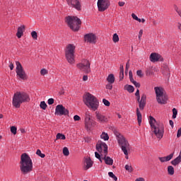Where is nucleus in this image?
<instances>
[{"label":"nucleus","mask_w":181,"mask_h":181,"mask_svg":"<svg viewBox=\"0 0 181 181\" xmlns=\"http://www.w3.org/2000/svg\"><path fill=\"white\" fill-rule=\"evenodd\" d=\"M142 35H144V30H140L139 32V40H141V39L142 37Z\"/></svg>","instance_id":"46"},{"label":"nucleus","mask_w":181,"mask_h":181,"mask_svg":"<svg viewBox=\"0 0 181 181\" xmlns=\"http://www.w3.org/2000/svg\"><path fill=\"white\" fill-rule=\"evenodd\" d=\"M57 139H62L64 140L66 139V136H64V134H61V133H58L57 134Z\"/></svg>","instance_id":"33"},{"label":"nucleus","mask_w":181,"mask_h":181,"mask_svg":"<svg viewBox=\"0 0 181 181\" xmlns=\"http://www.w3.org/2000/svg\"><path fill=\"white\" fill-rule=\"evenodd\" d=\"M136 100L139 104V109L144 110L145 108V105H146V95H142L141 98V95L136 96Z\"/></svg>","instance_id":"17"},{"label":"nucleus","mask_w":181,"mask_h":181,"mask_svg":"<svg viewBox=\"0 0 181 181\" xmlns=\"http://www.w3.org/2000/svg\"><path fill=\"white\" fill-rule=\"evenodd\" d=\"M124 168L126 169V170H128L129 172V173H131L132 172V170H133L132 166L129 165H126L124 166Z\"/></svg>","instance_id":"39"},{"label":"nucleus","mask_w":181,"mask_h":181,"mask_svg":"<svg viewBox=\"0 0 181 181\" xmlns=\"http://www.w3.org/2000/svg\"><path fill=\"white\" fill-rule=\"evenodd\" d=\"M83 81H87L88 80V76L87 75H85L83 76Z\"/></svg>","instance_id":"56"},{"label":"nucleus","mask_w":181,"mask_h":181,"mask_svg":"<svg viewBox=\"0 0 181 181\" xmlns=\"http://www.w3.org/2000/svg\"><path fill=\"white\" fill-rule=\"evenodd\" d=\"M124 90H127V91L129 93H132L134 90V86L131 85H126L124 86Z\"/></svg>","instance_id":"27"},{"label":"nucleus","mask_w":181,"mask_h":181,"mask_svg":"<svg viewBox=\"0 0 181 181\" xmlns=\"http://www.w3.org/2000/svg\"><path fill=\"white\" fill-rule=\"evenodd\" d=\"M84 39L85 42H87L88 43H95L97 37L93 33H88L85 35Z\"/></svg>","instance_id":"18"},{"label":"nucleus","mask_w":181,"mask_h":181,"mask_svg":"<svg viewBox=\"0 0 181 181\" xmlns=\"http://www.w3.org/2000/svg\"><path fill=\"white\" fill-rule=\"evenodd\" d=\"M115 135L117 141L119 146H120L122 152L126 156H128V151H130V146L128 140L125 139L122 134L119 132H115Z\"/></svg>","instance_id":"5"},{"label":"nucleus","mask_w":181,"mask_h":181,"mask_svg":"<svg viewBox=\"0 0 181 181\" xmlns=\"http://www.w3.org/2000/svg\"><path fill=\"white\" fill-rule=\"evenodd\" d=\"M55 115H69V110L66 109L63 105H57L55 108Z\"/></svg>","instance_id":"14"},{"label":"nucleus","mask_w":181,"mask_h":181,"mask_svg":"<svg viewBox=\"0 0 181 181\" xmlns=\"http://www.w3.org/2000/svg\"><path fill=\"white\" fill-rule=\"evenodd\" d=\"M177 116V110H176V108H173V119H175V118H176Z\"/></svg>","instance_id":"41"},{"label":"nucleus","mask_w":181,"mask_h":181,"mask_svg":"<svg viewBox=\"0 0 181 181\" xmlns=\"http://www.w3.org/2000/svg\"><path fill=\"white\" fill-rule=\"evenodd\" d=\"M174 155H175V153H172L169 154L168 156H165L166 162H169V160H171V159L173 158Z\"/></svg>","instance_id":"32"},{"label":"nucleus","mask_w":181,"mask_h":181,"mask_svg":"<svg viewBox=\"0 0 181 181\" xmlns=\"http://www.w3.org/2000/svg\"><path fill=\"white\" fill-rule=\"evenodd\" d=\"M181 162V156L179 155L177 158H175L174 160L171 161V165L173 166H177L179 163Z\"/></svg>","instance_id":"23"},{"label":"nucleus","mask_w":181,"mask_h":181,"mask_svg":"<svg viewBox=\"0 0 181 181\" xmlns=\"http://www.w3.org/2000/svg\"><path fill=\"white\" fill-rule=\"evenodd\" d=\"M103 159L105 160V163H106V165L111 166L114 163V160H112L110 156H107V155H105Z\"/></svg>","instance_id":"22"},{"label":"nucleus","mask_w":181,"mask_h":181,"mask_svg":"<svg viewBox=\"0 0 181 181\" xmlns=\"http://www.w3.org/2000/svg\"><path fill=\"white\" fill-rule=\"evenodd\" d=\"M120 71L121 73H122V71H124V66L120 65Z\"/></svg>","instance_id":"61"},{"label":"nucleus","mask_w":181,"mask_h":181,"mask_svg":"<svg viewBox=\"0 0 181 181\" xmlns=\"http://www.w3.org/2000/svg\"><path fill=\"white\" fill-rule=\"evenodd\" d=\"M136 115H137L138 124L139 125H141V124H142V114L139 111V107L136 108Z\"/></svg>","instance_id":"24"},{"label":"nucleus","mask_w":181,"mask_h":181,"mask_svg":"<svg viewBox=\"0 0 181 181\" xmlns=\"http://www.w3.org/2000/svg\"><path fill=\"white\" fill-rule=\"evenodd\" d=\"M83 103L92 111H97L100 107V102L93 94L88 93L83 96Z\"/></svg>","instance_id":"3"},{"label":"nucleus","mask_w":181,"mask_h":181,"mask_svg":"<svg viewBox=\"0 0 181 181\" xmlns=\"http://www.w3.org/2000/svg\"><path fill=\"white\" fill-rule=\"evenodd\" d=\"M36 154L40 156V158H45V156H46V155H45V153H42V151L39 149L37 150Z\"/></svg>","instance_id":"36"},{"label":"nucleus","mask_w":181,"mask_h":181,"mask_svg":"<svg viewBox=\"0 0 181 181\" xmlns=\"http://www.w3.org/2000/svg\"><path fill=\"white\" fill-rule=\"evenodd\" d=\"M158 159H159V160H160L162 163H165V162H167V161H166V157H165H165H159Z\"/></svg>","instance_id":"45"},{"label":"nucleus","mask_w":181,"mask_h":181,"mask_svg":"<svg viewBox=\"0 0 181 181\" xmlns=\"http://www.w3.org/2000/svg\"><path fill=\"white\" fill-rule=\"evenodd\" d=\"M108 175H109L110 177H112V179H113L115 181L118 180V177H117V176H115V175H114V173L109 172Z\"/></svg>","instance_id":"34"},{"label":"nucleus","mask_w":181,"mask_h":181,"mask_svg":"<svg viewBox=\"0 0 181 181\" xmlns=\"http://www.w3.org/2000/svg\"><path fill=\"white\" fill-rule=\"evenodd\" d=\"M62 153H63L64 156H69V155H70V151H69V148L64 147Z\"/></svg>","instance_id":"29"},{"label":"nucleus","mask_w":181,"mask_h":181,"mask_svg":"<svg viewBox=\"0 0 181 181\" xmlns=\"http://www.w3.org/2000/svg\"><path fill=\"white\" fill-rule=\"evenodd\" d=\"M148 122L151 130L156 135V138H158V139H162L163 138V134H165V127H163V124L158 123L156 119L152 116H150Z\"/></svg>","instance_id":"2"},{"label":"nucleus","mask_w":181,"mask_h":181,"mask_svg":"<svg viewBox=\"0 0 181 181\" xmlns=\"http://www.w3.org/2000/svg\"><path fill=\"white\" fill-rule=\"evenodd\" d=\"M181 136V127L177 130V138H180Z\"/></svg>","instance_id":"49"},{"label":"nucleus","mask_w":181,"mask_h":181,"mask_svg":"<svg viewBox=\"0 0 181 181\" xmlns=\"http://www.w3.org/2000/svg\"><path fill=\"white\" fill-rule=\"evenodd\" d=\"M124 79V71H122V73L119 74V80H123Z\"/></svg>","instance_id":"53"},{"label":"nucleus","mask_w":181,"mask_h":181,"mask_svg":"<svg viewBox=\"0 0 181 181\" xmlns=\"http://www.w3.org/2000/svg\"><path fill=\"white\" fill-rule=\"evenodd\" d=\"M74 50H76V45L74 44H69L65 49V56L68 63L74 64Z\"/></svg>","instance_id":"8"},{"label":"nucleus","mask_w":181,"mask_h":181,"mask_svg":"<svg viewBox=\"0 0 181 181\" xmlns=\"http://www.w3.org/2000/svg\"><path fill=\"white\" fill-rule=\"evenodd\" d=\"M169 122H170V127H172V128H173V122L172 120H170Z\"/></svg>","instance_id":"62"},{"label":"nucleus","mask_w":181,"mask_h":181,"mask_svg":"<svg viewBox=\"0 0 181 181\" xmlns=\"http://www.w3.org/2000/svg\"><path fill=\"white\" fill-rule=\"evenodd\" d=\"M16 73L17 76L21 78V80H25L26 78V73L25 72V70H23V67L22 66V64L19 62H16Z\"/></svg>","instance_id":"12"},{"label":"nucleus","mask_w":181,"mask_h":181,"mask_svg":"<svg viewBox=\"0 0 181 181\" xmlns=\"http://www.w3.org/2000/svg\"><path fill=\"white\" fill-rule=\"evenodd\" d=\"M168 173L170 176H173V175H175V168H173V166L169 165L168 167Z\"/></svg>","instance_id":"26"},{"label":"nucleus","mask_w":181,"mask_h":181,"mask_svg":"<svg viewBox=\"0 0 181 181\" xmlns=\"http://www.w3.org/2000/svg\"><path fill=\"white\" fill-rule=\"evenodd\" d=\"M17 131H18V129L16 128V127L13 126L11 127V134H13V135H16Z\"/></svg>","instance_id":"35"},{"label":"nucleus","mask_w":181,"mask_h":181,"mask_svg":"<svg viewBox=\"0 0 181 181\" xmlns=\"http://www.w3.org/2000/svg\"><path fill=\"white\" fill-rule=\"evenodd\" d=\"M135 95H136V97L138 96V95H139V89H137V90H136V93H135Z\"/></svg>","instance_id":"59"},{"label":"nucleus","mask_w":181,"mask_h":181,"mask_svg":"<svg viewBox=\"0 0 181 181\" xmlns=\"http://www.w3.org/2000/svg\"><path fill=\"white\" fill-rule=\"evenodd\" d=\"M95 156L100 160V162H103V158H101V155H100L98 152H95Z\"/></svg>","instance_id":"38"},{"label":"nucleus","mask_w":181,"mask_h":181,"mask_svg":"<svg viewBox=\"0 0 181 181\" xmlns=\"http://www.w3.org/2000/svg\"><path fill=\"white\" fill-rule=\"evenodd\" d=\"M112 40L114 43H118L119 42V37L118 36V34L115 33L112 37Z\"/></svg>","instance_id":"30"},{"label":"nucleus","mask_w":181,"mask_h":181,"mask_svg":"<svg viewBox=\"0 0 181 181\" xmlns=\"http://www.w3.org/2000/svg\"><path fill=\"white\" fill-rule=\"evenodd\" d=\"M9 68H10V70H13V64H10Z\"/></svg>","instance_id":"60"},{"label":"nucleus","mask_w":181,"mask_h":181,"mask_svg":"<svg viewBox=\"0 0 181 181\" xmlns=\"http://www.w3.org/2000/svg\"><path fill=\"white\" fill-rule=\"evenodd\" d=\"M174 9L176 12H178V11H180V9H179V7H177V6L174 5Z\"/></svg>","instance_id":"58"},{"label":"nucleus","mask_w":181,"mask_h":181,"mask_svg":"<svg viewBox=\"0 0 181 181\" xmlns=\"http://www.w3.org/2000/svg\"><path fill=\"white\" fill-rule=\"evenodd\" d=\"M95 114L96 121L99 122V124H107V122H108L109 118L104 113H101L98 111H96Z\"/></svg>","instance_id":"13"},{"label":"nucleus","mask_w":181,"mask_h":181,"mask_svg":"<svg viewBox=\"0 0 181 181\" xmlns=\"http://www.w3.org/2000/svg\"><path fill=\"white\" fill-rule=\"evenodd\" d=\"M101 139H104L105 141H108L110 139V136H108V134L105 132H103L100 135Z\"/></svg>","instance_id":"28"},{"label":"nucleus","mask_w":181,"mask_h":181,"mask_svg":"<svg viewBox=\"0 0 181 181\" xmlns=\"http://www.w3.org/2000/svg\"><path fill=\"white\" fill-rule=\"evenodd\" d=\"M31 36L33 39H34L35 40H37V33H36V31H33L31 33Z\"/></svg>","instance_id":"37"},{"label":"nucleus","mask_w":181,"mask_h":181,"mask_svg":"<svg viewBox=\"0 0 181 181\" xmlns=\"http://www.w3.org/2000/svg\"><path fill=\"white\" fill-rule=\"evenodd\" d=\"M136 74H137V76H139V77H142L144 76V74H142V71L141 70H138L136 71Z\"/></svg>","instance_id":"47"},{"label":"nucleus","mask_w":181,"mask_h":181,"mask_svg":"<svg viewBox=\"0 0 181 181\" xmlns=\"http://www.w3.org/2000/svg\"><path fill=\"white\" fill-rule=\"evenodd\" d=\"M30 101L29 95L25 92H16L13 96L12 105L15 108H20L21 104Z\"/></svg>","instance_id":"4"},{"label":"nucleus","mask_w":181,"mask_h":181,"mask_svg":"<svg viewBox=\"0 0 181 181\" xmlns=\"http://www.w3.org/2000/svg\"><path fill=\"white\" fill-rule=\"evenodd\" d=\"M160 59V54L157 53H151L150 55V60L153 63H155L156 62H159V59Z\"/></svg>","instance_id":"20"},{"label":"nucleus","mask_w":181,"mask_h":181,"mask_svg":"<svg viewBox=\"0 0 181 181\" xmlns=\"http://www.w3.org/2000/svg\"><path fill=\"white\" fill-rule=\"evenodd\" d=\"M84 124L85 128L87 129V131H90L91 128H93V127H95V125H97V122L91 119V115L90 114V112H87L85 114Z\"/></svg>","instance_id":"9"},{"label":"nucleus","mask_w":181,"mask_h":181,"mask_svg":"<svg viewBox=\"0 0 181 181\" xmlns=\"http://www.w3.org/2000/svg\"><path fill=\"white\" fill-rule=\"evenodd\" d=\"M47 73H49V71H47V69H42L40 71L41 76H46V74H47Z\"/></svg>","instance_id":"40"},{"label":"nucleus","mask_w":181,"mask_h":181,"mask_svg":"<svg viewBox=\"0 0 181 181\" xmlns=\"http://www.w3.org/2000/svg\"><path fill=\"white\" fill-rule=\"evenodd\" d=\"M66 22L69 26L70 29L74 32H77L80 29L81 25V20L76 16H68L66 18Z\"/></svg>","instance_id":"7"},{"label":"nucleus","mask_w":181,"mask_h":181,"mask_svg":"<svg viewBox=\"0 0 181 181\" xmlns=\"http://www.w3.org/2000/svg\"><path fill=\"white\" fill-rule=\"evenodd\" d=\"M177 13L179 15V16H180V18H181V10H178L177 11Z\"/></svg>","instance_id":"63"},{"label":"nucleus","mask_w":181,"mask_h":181,"mask_svg":"<svg viewBox=\"0 0 181 181\" xmlns=\"http://www.w3.org/2000/svg\"><path fill=\"white\" fill-rule=\"evenodd\" d=\"M97 5L99 12H104V11H107L110 8L111 3L110 0H98Z\"/></svg>","instance_id":"11"},{"label":"nucleus","mask_w":181,"mask_h":181,"mask_svg":"<svg viewBox=\"0 0 181 181\" xmlns=\"http://www.w3.org/2000/svg\"><path fill=\"white\" fill-rule=\"evenodd\" d=\"M118 5L119 6H124V5H125V3L124 1H119Z\"/></svg>","instance_id":"55"},{"label":"nucleus","mask_w":181,"mask_h":181,"mask_svg":"<svg viewBox=\"0 0 181 181\" xmlns=\"http://www.w3.org/2000/svg\"><path fill=\"white\" fill-rule=\"evenodd\" d=\"M93 162L90 157L84 158L85 170H88L90 168H93Z\"/></svg>","instance_id":"19"},{"label":"nucleus","mask_w":181,"mask_h":181,"mask_svg":"<svg viewBox=\"0 0 181 181\" xmlns=\"http://www.w3.org/2000/svg\"><path fill=\"white\" fill-rule=\"evenodd\" d=\"M25 32V25H21L18 28V31L16 36L18 39H21L23 36V33Z\"/></svg>","instance_id":"21"},{"label":"nucleus","mask_w":181,"mask_h":181,"mask_svg":"<svg viewBox=\"0 0 181 181\" xmlns=\"http://www.w3.org/2000/svg\"><path fill=\"white\" fill-rule=\"evenodd\" d=\"M106 88L107 90H112V83H108L107 85H106Z\"/></svg>","instance_id":"48"},{"label":"nucleus","mask_w":181,"mask_h":181,"mask_svg":"<svg viewBox=\"0 0 181 181\" xmlns=\"http://www.w3.org/2000/svg\"><path fill=\"white\" fill-rule=\"evenodd\" d=\"M131 83H132L134 84V83H135L136 81L134 80V78L130 79Z\"/></svg>","instance_id":"64"},{"label":"nucleus","mask_w":181,"mask_h":181,"mask_svg":"<svg viewBox=\"0 0 181 181\" xmlns=\"http://www.w3.org/2000/svg\"><path fill=\"white\" fill-rule=\"evenodd\" d=\"M134 86H135V87H136V88H139V87H141V83H138V82H134Z\"/></svg>","instance_id":"50"},{"label":"nucleus","mask_w":181,"mask_h":181,"mask_svg":"<svg viewBox=\"0 0 181 181\" xmlns=\"http://www.w3.org/2000/svg\"><path fill=\"white\" fill-rule=\"evenodd\" d=\"M154 91L156 93V100L158 104H168V94H166L163 88L156 86L154 88Z\"/></svg>","instance_id":"6"},{"label":"nucleus","mask_w":181,"mask_h":181,"mask_svg":"<svg viewBox=\"0 0 181 181\" xmlns=\"http://www.w3.org/2000/svg\"><path fill=\"white\" fill-rule=\"evenodd\" d=\"M90 62L87 59H83L81 63L76 65L77 69L80 70V71H83V73L88 74L91 71V68L90 67Z\"/></svg>","instance_id":"10"},{"label":"nucleus","mask_w":181,"mask_h":181,"mask_svg":"<svg viewBox=\"0 0 181 181\" xmlns=\"http://www.w3.org/2000/svg\"><path fill=\"white\" fill-rule=\"evenodd\" d=\"M67 4L76 11H81V3L79 0H66Z\"/></svg>","instance_id":"16"},{"label":"nucleus","mask_w":181,"mask_h":181,"mask_svg":"<svg viewBox=\"0 0 181 181\" xmlns=\"http://www.w3.org/2000/svg\"><path fill=\"white\" fill-rule=\"evenodd\" d=\"M40 107L42 110H46L47 108V105L46 104V102L42 101L40 104Z\"/></svg>","instance_id":"31"},{"label":"nucleus","mask_w":181,"mask_h":181,"mask_svg":"<svg viewBox=\"0 0 181 181\" xmlns=\"http://www.w3.org/2000/svg\"><path fill=\"white\" fill-rule=\"evenodd\" d=\"M132 18H133L134 21H138V16L135 15V13H132Z\"/></svg>","instance_id":"52"},{"label":"nucleus","mask_w":181,"mask_h":181,"mask_svg":"<svg viewBox=\"0 0 181 181\" xmlns=\"http://www.w3.org/2000/svg\"><path fill=\"white\" fill-rule=\"evenodd\" d=\"M135 181H145V179L144 177H139L136 179Z\"/></svg>","instance_id":"57"},{"label":"nucleus","mask_w":181,"mask_h":181,"mask_svg":"<svg viewBox=\"0 0 181 181\" xmlns=\"http://www.w3.org/2000/svg\"><path fill=\"white\" fill-rule=\"evenodd\" d=\"M129 80L134 78V77L132 76V71H129Z\"/></svg>","instance_id":"54"},{"label":"nucleus","mask_w":181,"mask_h":181,"mask_svg":"<svg viewBox=\"0 0 181 181\" xmlns=\"http://www.w3.org/2000/svg\"><path fill=\"white\" fill-rule=\"evenodd\" d=\"M103 103L106 107H110V101H108L107 99H103Z\"/></svg>","instance_id":"42"},{"label":"nucleus","mask_w":181,"mask_h":181,"mask_svg":"<svg viewBox=\"0 0 181 181\" xmlns=\"http://www.w3.org/2000/svg\"><path fill=\"white\" fill-rule=\"evenodd\" d=\"M20 169L23 175H28L33 170V163L32 158L26 153L21 155L20 161Z\"/></svg>","instance_id":"1"},{"label":"nucleus","mask_w":181,"mask_h":181,"mask_svg":"<svg viewBox=\"0 0 181 181\" xmlns=\"http://www.w3.org/2000/svg\"><path fill=\"white\" fill-rule=\"evenodd\" d=\"M129 69V61L126 64L125 74H128V70Z\"/></svg>","instance_id":"43"},{"label":"nucleus","mask_w":181,"mask_h":181,"mask_svg":"<svg viewBox=\"0 0 181 181\" xmlns=\"http://www.w3.org/2000/svg\"><path fill=\"white\" fill-rule=\"evenodd\" d=\"M107 81L110 84H114V83H115V76H114V74H109L107 78Z\"/></svg>","instance_id":"25"},{"label":"nucleus","mask_w":181,"mask_h":181,"mask_svg":"<svg viewBox=\"0 0 181 181\" xmlns=\"http://www.w3.org/2000/svg\"><path fill=\"white\" fill-rule=\"evenodd\" d=\"M74 121H80V119H81V117H80V116H78V115H75L74 117Z\"/></svg>","instance_id":"51"},{"label":"nucleus","mask_w":181,"mask_h":181,"mask_svg":"<svg viewBox=\"0 0 181 181\" xmlns=\"http://www.w3.org/2000/svg\"><path fill=\"white\" fill-rule=\"evenodd\" d=\"M96 150L98 152H103L104 155L108 153V146L105 142H99L96 144Z\"/></svg>","instance_id":"15"},{"label":"nucleus","mask_w":181,"mask_h":181,"mask_svg":"<svg viewBox=\"0 0 181 181\" xmlns=\"http://www.w3.org/2000/svg\"><path fill=\"white\" fill-rule=\"evenodd\" d=\"M47 103H48L49 105H52L54 104V99L49 98V99H48Z\"/></svg>","instance_id":"44"}]
</instances>
